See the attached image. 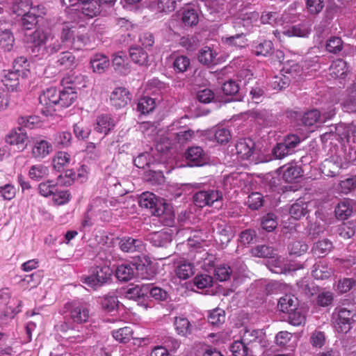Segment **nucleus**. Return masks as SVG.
Masks as SVG:
<instances>
[{
	"label": "nucleus",
	"instance_id": "obj_6",
	"mask_svg": "<svg viewBox=\"0 0 356 356\" xmlns=\"http://www.w3.org/2000/svg\"><path fill=\"white\" fill-rule=\"evenodd\" d=\"M28 138L26 132L22 128L13 129L6 136L5 141L10 145L17 146L19 151H23Z\"/></svg>",
	"mask_w": 356,
	"mask_h": 356
},
{
	"label": "nucleus",
	"instance_id": "obj_35",
	"mask_svg": "<svg viewBox=\"0 0 356 356\" xmlns=\"http://www.w3.org/2000/svg\"><path fill=\"white\" fill-rule=\"evenodd\" d=\"M216 56V51L210 47H205L199 51L198 60L204 65H209L215 63Z\"/></svg>",
	"mask_w": 356,
	"mask_h": 356
},
{
	"label": "nucleus",
	"instance_id": "obj_34",
	"mask_svg": "<svg viewBox=\"0 0 356 356\" xmlns=\"http://www.w3.org/2000/svg\"><path fill=\"white\" fill-rule=\"evenodd\" d=\"M15 43V38L13 33L8 29L0 33V46L6 51L13 49Z\"/></svg>",
	"mask_w": 356,
	"mask_h": 356
},
{
	"label": "nucleus",
	"instance_id": "obj_2",
	"mask_svg": "<svg viewBox=\"0 0 356 356\" xmlns=\"http://www.w3.org/2000/svg\"><path fill=\"white\" fill-rule=\"evenodd\" d=\"M355 313L345 307L336 309L332 314V323L335 330L339 333H347L355 323Z\"/></svg>",
	"mask_w": 356,
	"mask_h": 356
},
{
	"label": "nucleus",
	"instance_id": "obj_53",
	"mask_svg": "<svg viewBox=\"0 0 356 356\" xmlns=\"http://www.w3.org/2000/svg\"><path fill=\"white\" fill-rule=\"evenodd\" d=\"M29 0H15L11 6L12 12L17 16H22L30 9Z\"/></svg>",
	"mask_w": 356,
	"mask_h": 356
},
{
	"label": "nucleus",
	"instance_id": "obj_49",
	"mask_svg": "<svg viewBox=\"0 0 356 356\" xmlns=\"http://www.w3.org/2000/svg\"><path fill=\"white\" fill-rule=\"evenodd\" d=\"M302 122L305 126H313L317 122H322V118L320 112L316 109H313L306 112L302 118Z\"/></svg>",
	"mask_w": 356,
	"mask_h": 356
},
{
	"label": "nucleus",
	"instance_id": "obj_7",
	"mask_svg": "<svg viewBox=\"0 0 356 356\" xmlns=\"http://www.w3.org/2000/svg\"><path fill=\"white\" fill-rule=\"evenodd\" d=\"M119 245L120 250L124 252H140L145 249V245L142 240L129 236L122 237L119 242Z\"/></svg>",
	"mask_w": 356,
	"mask_h": 356
},
{
	"label": "nucleus",
	"instance_id": "obj_22",
	"mask_svg": "<svg viewBox=\"0 0 356 356\" xmlns=\"http://www.w3.org/2000/svg\"><path fill=\"white\" fill-rule=\"evenodd\" d=\"M213 229L220 236V241L222 243L229 241L232 237L231 227L222 220H216L213 223Z\"/></svg>",
	"mask_w": 356,
	"mask_h": 356
},
{
	"label": "nucleus",
	"instance_id": "obj_52",
	"mask_svg": "<svg viewBox=\"0 0 356 356\" xmlns=\"http://www.w3.org/2000/svg\"><path fill=\"white\" fill-rule=\"evenodd\" d=\"M230 351L234 356H246L249 351H250V347H248L243 340L235 341L230 346Z\"/></svg>",
	"mask_w": 356,
	"mask_h": 356
},
{
	"label": "nucleus",
	"instance_id": "obj_36",
	"mask_svg": "<svg viewBox=\"0 0 356 356\" xmlns=\"http://www.w3.org/2000/svg\"><path fill=\"white\" fill-rule=\"evenodd\" d=\"M181 19L186 26L196 25L199 20L197 11L192 8H184L182 12Z\"/></svg>",
	"mask_w": 356,
	"mask_h": 356
},
{
	"label": "nucleus",
	"instance_id": "obj_51",
	"mask_svg": "<svg viewBox=\"0 0 356 356\" xmlns=\"http://www.w3.org/2000/svg\"><path fill=\"white\" fill-rule=\"evenodd\" d=\"M225 321V312L223 309L216 308L209 312L208 315V321L213 325L222 324Z\"/></svg>",
	"mask_w": 356,
	"mask_h": 356
},
{
	"label": "nucleus",
	"instance_id": "obj_57",
	"mask_svg": "<svg viewBox=\"0 0 356 356\" xmlns=\"http://www.w3.org/2000/svg\"><path fill=\"white\" fill-rule=\"evenodd\" d=\"M343 41L339 37H331L326 42V49L333 54H337L342 50Z\"/></svg>",
	"mask_w": 356,
	"mask_h": 356
},
{
	"label": "nucleus",
	"instance_id": "obj_19",
	"mask_svg": "<svg viewBox=\"0 0 356 356\" xmlns=\"http://www.w3.org/2000/svg\"><path fill=\"white\" fill-rule=\"evenodd\" d=\"M76 92L74 88L71 86L64 88L62 90L58 91V106H70L76 99Z\"/></svg>",
	"mask_w": 356,
	"mask_h": 356
},
{
	"label": "nucleus",
	"instance_id": "obj_17",
	"mask_svg": "<svg viewBox=\"0 0 356 356\" xmlns=\"http://www.w3.org/2000/svg\"><path fill=\"white\" fill-rule=\"evenodd\" d=\"M173 325L175 332L179 336L187 337L192 334L193 326L188 319L184 316L175 317Z\"/></svg>",
	"mask_w": 356,
	"mask_h": 356
},
{
	"label": "nucleus",
	"instance_id": "obj_62",
	"mask_svg": "<svg viewBox=\"0 0 356 356\" xmlns=\"http://www.w3.org/2000/svg\"><path fill=\"white\" fill-rule=\"evenodd\" d=\"M76 174L72 170H67L58 176L57 184L65 186H70L75 179Z\"/></svg>",
	"mask_w": 356,
	"mask_h": 356
},
{
	"label": "nucleus",
	"instance_id": "obj_28",
	"mask_svg": "<svg viewBox=\"0 0 356 356\" xmlns=\"http://www.w3.org/2000/svg\"><path fill=\"white\" fill-rule=\"evenodd\" d=\"M135 273V268L133 264H123L118 266L115 270L117 278L123 282L132 279Z\"/></svg>",
	"mask_w": 356,
	"mask_h": 356
},
{
	"label": "nucleus",
	"instance_id": "obj_27",
	"mask_svg": "<svg viewBox=\"0 0 356 356\" xmlns=\"http://www.w3.org/2000/svg\"><path fill=\"white\" fill-rule=\"evenodd\" d=\"M268 266L272 272L277 274L286 273L291 270L287 267L284 258L282 257H275L274 255H272L268 261Z\"/></svg>",
	"mask_w": 356,
	"mask_h": 356
},
{
	"label": "nucleus",
	"instance_id": "obj_44",
	"mask_svg": "<svg viewBox=\"0 0 356 356\" xmlns=\"http://www.w3.org/2000/svg\"><path fill=\"white\" fill-rule=\"evenodd\" d=\"M49 174V168L42 164L34 165L31 167L29 175L32 179L40 180Z\"/></svg>",
	"mask_w": 356,
	"mask_h": 356
},
{
	"label": "nucleus",
	"instance_id": "obj_55",
	"mask_svg": "<svg viewBox=\"0 0 356 356\" xmlns=\"http://www.w3.org/2000/svg\"><path fill=\"white\" fill-rule=\"evenodd\" d=\"M290 81L289 76L285 74H281L273 77L270 84L274 90H282L289 85Z\"/></svg>",
	"mask_w": 356,
	"mask_h": 356
},
{
	"label": "nucleus",
	"instance_id": "obj_13",
	"mask_svg": "<svg viewBox=\"0 0 356 356\" xmlns=\"http://www.w3.org/2000/svg\"><path fill=\"white\" fill-rule=\"evenodd\" d=\"M90 64L93 72L103 74L108 69L110 60L106 56L96 54L91 57Z\"/></svg>",
	"mask_w": 356,
	"mask_h": 356
},
{
	"label": "nucleus",
	"instance_id": "obj_47",
	"mask_svg": "<svg viewBox=\"0 0 356 356\" xmlns=\"http://www.w3.org/2000/svg\"><path fill=\"white\" fill-rule=\"evenodd\" d=\"M190 59L186 56H178L175 57L172 63V67L177 73H184L189 67Z\"/></svg>",
	"mask_w": 356,
	"mask_h": 356
},
{
	"label": "nucleus",
	"instance_id": "obj_38",
	"mask_svg": "<svg viewBox=\"0 0 356 356\" xmlns=\"http://www.w3.org/2000/svg\"><path fill=\"white\" fill-rule=\"evenodd\" d=\"M310 33V28L306 24H298L289 27L284 31V34L289 37H307Z\"/></svg>",
	"mask_w": 356,
	"mask_h": 356
},
{
	"label": "nucleus",
	"instance_id": "obj_31",
	"mask_svg": "<svg viewBox=\"0 0 356 356\" xmlns=\"http://www.w3.org/2000/svg\"><path fill=\"white\" fill-rule=\"evenodd\" d=\"M307 212V204L301 200H297L290 208V215L295 220H299Z\"/></svg>",
	"mask_w": 356,
	"mask_h": 356
},
{
	"label": "nucleus",
	"instance_id": "obj_39",
	"mask_svg": "<svg viewBox=\"0 0 356 356\" xmlns=\"http://www.w3.org/2000/svg\"><path fill=\"white\" fill-rule=\"evenodd\" d=\"M50 39L53 40L51 35L41 29L35 30L30 36L31 42L36 47L44 44Z\"/></svg>",
	"mask_w": 356,
	"mask_h": 356
},
{
	"label": "nucleus",
	"instance_id": "obj_45",
	"mask_svg": "<svg viewBox=\"0 0 356 356\" xmlns=\"http://www.w3.org/2000/svg\"><path fill=\"white\" fill-rule=\"evenodd\" d=\"M353 209L350 202L343 200L340 202L335 209V213L337 218L343 220L350 216L352 213Z\"/></svg>",
	"mask_w": 356,
	"mask_h": 356
},
{
	"label": "nucleus",
	"instance_id": "obj_1",
	"mask_svg": "<svg viewBox=\"0 0 356 356\" xmlns=\"http://www.w3.org/2000/svg\"><path fill=\"white\" fill-rule=\"evenodd\" d=\"M113 273L107 263L96 266L91 270L90 275L83 278V282L92 289H97L110 280Z\"/></svg>",
	"mask_w": 356,
	"mask_h": 356
},
{
	"label": "nucleus",
	"instance_id": "obj_4",
	"mask_svg": "<svg viewBox=\"0 0 356 356\" xmlns=\"http://www.w3.org/2000/svg\"><path fill=\"white\" fill-rule=\"evenodd\" d=\"M241 339L248 347L249 346H251V348L257 346L264 348L266 346L265 334L261 330L244 327L241 330Z\"/></svg>",
	"mask_w": 356,
	"mask_h": 356
},
{
	"label": "nucleus",
	"instance_id": "obj_9",
	"mask_svg": "<svg viewBox=\"0 0 356 356\" xmlns=\"http://www.w3.org/2000/svg\"><path fill=\"white\" fill-rule=\"evenodd\" d=\"M70 316L74 323H83L88 321L90 317V312L86 305L81 303H72Z\"/></svg>",
	"mask_w": 356,
	"mask_h": 356
},
{
	"label": "nucleus",
	"instance_id": "obj_12",
	"mask_svg": "<svg viewBox=\"0 0 356 356\" xmlns=\"http://www.w3.org/2000/svg\"><path fill=\"white\" fill-rule=\"evenodd\" d=\"M148 237L150 243L156 247H165L172 241V235L167 229L150 233Z\"/></svg>",
	"mask_w": 356,
	"mask_h": 356
},
{
	"label": "nucleus",
	"instance_id": "obj_64",
	"mask_svg": "<svg viewBox=\"0 0 356 356\" xmlns=\"http://www.w3.org/2000/svg\"><path fill=\"white\" fill-rule=\"evenodd\" d=\"M179 44L188 51H194L198 46V40L195 36H183L180 38Z\"/></svg>",
	"mask_w": 356,
	"mask_h": 356
},
{
	"label": "nucleus",
	"instance_id": "obj_8",
	"mask_svg": "<svg viewBox=\"0 0 356 356\" xmlns=\"http://www.w3.org/2000/svg\"><path fill=\"white\" fill-rule=\"evenodd\" d=\"M110 100L111 104L117 108L124 107L131 100L130 93L125 88H116L111 92Z\"/></svg>",
	"mask_w": 356,
	"mask_h": 356
},
{
	"label": "nucleus",
	"instance_id": "obj_54",
	"mask_svg": "<svg viewBox=\"0 0 356 356\" xmlns=\"http://www.w3.org/2000/svg\"><path fill=\"white\" fill-rule=\"evenodd\" d=\"M222 40L229 45L238 47H245L247 42L245 36L242 32L232 36L222 38Z\"/></svg>",
	"mask_w": 356,
	"mask_h": 356
},
{
	"label": "nucleus",
	"instance_id": "obj_63",
	"mask_svg": "<svg viewBox=\"0 0 356 356\" xmlns=\"http://www.w3.org/2000/svg\"><path fill=\"white\" fill-rule=\"evenodd\" d=\"M323 8V0H306V8L312 15L318 14Z\"/></svg>",
	"mask_w": 356,
	"mask_h": 356
},
{
	"label": "nucleus",
	"instance_id": "obj_10",
	"mask_svg": "<svg viewBox=\"0 0 356 356\" xmlns=\"http://www.w3.org/2000/svg\"><path fill=\"white\" fill-rule=\"evenodd\" d=\"M53 151L52 145L45 140H36L33 142L31 155L36 159H42Z\"/></svg>",
	"mask_w": 356,
	"mask_h": 356
},
{
	"label": "nucleus",
	"instance_id": "obj_15",
	"mask_svg": "<svg viewBox=\"0 0 356 356\" xmlns=\"http://www.w3.org/2000/svg\"><path fill=\"white\" fill-rule=\"evenodd\" d=\"M186 158L191 166H201L205 162L204 151L198 146L188 148Z\"/></svg>",
	"mask_w": 356,
	"mask_h": 356
},
{
	"label": "nucleus",
	"instance_id": "obj_16",
	"mask_svg": "<svg viewBox=\"0 0 356 356\" xmlns=\"http://www.w3.org/2000/svg\"><path fill=\"white\" fill-rule=\"evenodd\" d=\"M259 19V14L257 12H251L243 14L242 17L235 19L234 22V28L238 29L241 26L249 29L253 26H256Z\"/></svg>",
	"mask_w": 356,
	"mask_h": 356
},
{
	"label": "nucleus",
	"instance_id": "obj_48",
	"mask_svg": "<svg viewBox=\"0 0 356 356\" xmlns=\"http://www.w3.org/2000/svg\"><path fill=\"white\" fill-rule=\"evenodd\" d=\"M156 103L154 99L149 97H142L138 103V111L143 114L150 113L155 108Z\"/></svg>",
	"mask_w": 356,
	"mask_h": 356
},
{
	"label": "nucleus",
	"instance_id": "obj_21",
	"mask_svg": "<svg viewBox=\"0 0 356 356\" xmlns=\"http://www.w3.org/2000/svg\"><path fill=\"white\" fill-rule=\"evenodd\" d=\"M298 300L293 295L286 294L281 297L278 301L277 307L283 313H288L297 309Z\"/></svg>",
	"mask_w": 356,
	"mask_h": 356
},
{
	"label": "nucleus",
	"instance_id": "obj_26",
	"mask_svg": "<svg viewBox=\"0 0 356 356\" xmlns=\"http://www.w3.org/2000/svg\"><path fill=\"white\" fill-rule=\"evenodd\" d=\"M129 56L132 61L141 66L147 65L149 56L147 53L140 47H131L129 49Z\"/></svg>",
	"mask_w": 356,
	"mask_h": 356
},
{
	"label": "nucleus",
	"instance_id": "obj_25",
	"mask_svg": "<svg viewBox=\"0 0 356 356\" xmlns=\"http://www.w3.org/2000/svg\"><path fill=\"white\" fill-rule=\"evenodd\" d=\"M113 65L116 72L127 74L129 72V66L127 63L126 54L123 52H118L113 55L112 60Z\"/></svg>",
	"mask_w": 356,
	"mask_h": 356
},
{
	"label": "nucleus",
	"instance_id": "obj_3",
	"mask_svg": "<svg viewBox=\"0 0 356 356\" xmlns=\"http://www.w3.org/2000/svg\"><path fill=\"white\" fill-rule=\"evenodd\" d=\"M58 102L59 99L56 88H47L39 96L41 113L45 116L52 115L56 110V106H58Z\"/></svg>",
	"mask_w": 356,
	"mask_h": 356
},
{
	"label": "nucleus",
	"instance_id": "obj_24",
	"mask_svg": "<svg viewBox=\"0 0 356 356\" xmlns=\"http://www.w3.org/2000/svg\"><path fill=\"white\" fill-rule=\"evenodd\" d=\"M330 75L334 79H343L348 72L347 63L343 59L334 60L330 67Z\"/></svg>",
	"mask_w": 356,
	"mask_h": 356
},
{
	"label": "nucleus",
	"instance_id": "obj_46",
	"mask_svg": "<svg viewBox=\"0 0 356 356\" xmlns=\"http://www.w3.org/2000/svg\"><path fill=\"white\" fill-rule=\"evenodd\" d=\"M28 66L29 64L26 58L24 56H20L13 61L12 70L18 72L22 77H26L29 72L27 69Z\"/></svg>",
	"mask_w": 356,
	"mask_h": 356
},
{
	"label": "nucleus",
	"instance_id": "obj_61",
	"mask_svg": "<svg viewBox=\"0 0 356 356\" xmlns=\"http://www.w3.org/2000/svg\"><path fill=\"white\" fill-rule=\"evenodd\" d=\"M277 225L276 216L273 213H268L263 217L261 227L267 232H272Z\"/></svg>",
	"mask_w": 356,
	"mask_h": 356
},
{
	"label": "nucleus",
	"instance_id": "obj_43",
	"mask_svg": "<svg viewBox=\"0 0 356 356\" xmlns=\"http://www.w3.org/2000/svg\"><path fill=\"white\" fill-rule=\"evenodd\" d=\"M81 10L83 14L90 18L97 16L101 12L99 3L94 0L84 3Z\"/></svg>",
	"mask_w": 356,
	"mask_h": 356
},
{
	"label": "nucleus",
	"instance_id": "obj_37",
	"mask_svg": "<svg viewBox=\"0 0 356 356\" xmlns=\"http://www.w3.org/2000/svg\"><path fill=\"white\" fill-rule=\"evenodd\" d=\"M332 243L328 239H323L314 244L312 252L319 257L325 255L332 249Z\"/></svg>",
	"mask_w": 356,
	"mask_h": 356
},
{
	"label": "nucleus",
	"instance_id": "obj_41",
	"mask_svg": "<svg viewBox=\"0 0 356 356\" xmlns=\"http://www.w3.org/2000/svg\"><path fill=\"white\" fill-rule=\"evenodd\" d=\"M133 330L131 327L126 326L118 330H115L112 332L113 338L120 342L127 343L132 337Z\"/></svg>",
	"mask_w": 356,
	"mask_h": 356
},
{
	"label": "nucleus",
	"instance_id": "obj_40",
	"mask_svg": "<svg viewBox=\"0 0 356 356\" xmlns=\"http://www.w3.org/2000/svg\"><path fill=\"white\" fill-rule=\"evenodd\" d=\"M273 50V44L270 40H264L253 46L252 51L257 56H267Z\"/></svg>",
	"mask_w": 356,
	"mask_h": 356
},
{
	"label": "nucleus",
	"instance_id": "obj_18",
	"mask_svg": "<svg viewBox=\"0 0 356 356\" xmlns=\"http://www.w3.org/2000/svg\"><path fill=\"white\" fill-rule=\"evenodd\" d=\"M115 126V121L111 115L104 114L97 117L95 129L97 131L106 135Z\"/></svg>",
	"mask_w": 356,
	"mask_h": 356
},
{
	"label": "nucleus",
	"instance_id": "obj_33",
	"mask_svg": "<svg viewBox=\"0 0 356 356\" xmlns=\"http://www.w3.org/2000/svg\"><path fill=\"white\" fill-rule=\"evenodd\" d=\"M193 266L191 263L186 261H181L177 265L175 273L180 279L186 280L193 275Z\"/></svg>",
	"mask_w": 356,
	"mask_h": 356
},
{
	"label": "nucleus",
	"instance_id": "obj_50",
	"mask_svg": "<svg viewBox=\"0 0 356 356\" xmlns=\"http://www.w3.org/2000/svg\"><path fill=\"white\" fill-rule=\"evenodd\" d=\"M157 200L156 195L149 192L141 194L139 199V204L141 207L154 209L156 207Z\"/></svg>",
	"mask_w": 356,
	"mask_h": 356
},
{
	"label": "nucleus",
	"instance_id": "obj_32",
	"mask_svg": "<svg viewBox=\"0 0 356 356\" xmlns=\"http://www.w3.org/2000/svg\"><path fill=\"white\" fill-rule=\"evenodd\" d=\"M76 28L64 25L60 34V40L63 46L67 48H71L72 41L75 37Z\"/></svg>",
	"mask_w": 356,
	"mask_h": 356
},
{
	"label": "nucleus",
	"instance_id": "obj_20",
	"mask_svg": "<svg viewBox=\"0 0 356 356\" xmlns=\"http://www.w3.org/2000/svg\"><path fill=\"white\" fill-rule=\"evenodd\" d=\"M254 142L250 138L240 139L236 144L237 154L242 159H248L253 153Z\"/></svg>",
	"mask_w": 356,
	"mask_h": 356
},
{
	"label": "nucleus",
	"instance_id": "obj_60",
	"mask_svg": "<svg viewBox=\"0 0 356 356\" xmlns=\"http://www.w3.org/2000/svg\"><path fill=\"white\" fill-rule=\"evenodd\" d=\"M308 245L302 241H295L289 245L290 254L301 255L307 252Z\"/></svg>",
	"mask_w": 356,
	"mask_h": 356
},
{
	"label": "nucleus",
	"instance_id": "obj_59",
	"mask_svg": "<svg viewBox=\"0 0 356 356\" xmlns=\"http://www.w3.org/2000/svg\"><path fill=\"white\" fill-rule=\"evenodd\" d=\"M193 283L198 289L209 288L212 286L213 277L209 275H198L194 278Z\"/></svg>",
	"mask_w": 356,
	"mask_h": 356
},
{
	"label": "nucleus",
	"instance_id": "obj_42",
	"mask_svg": "<svg viewBox=\"0 0 356 356\" xmlns=\"http://www.w3.org/2000/svg\"><path fill=\"white\" fill-rule=\"evenodd\" d=\"M102 307L106 311L111 312L115 310L118 305L117 296L113 293H109L104 296L100 300Z\"/></svg>",
	"mask_w": 356,
	"mask_h": 356
},
{
	"label": "nucleus",
	"instance_id": "obj_11",
	"mask_svg": "<svg viewBox=\"0 0 356 356\" xmlns=\"http://www.w3.org/2000/svg\"><path fill=\"white\" fill-rule=\"evenodd\" d=\"M334 273L333 268L325 261H320L313 266L312 274L316 280H326Z\"/></svg>",
	"mask_w": 356,
	"mask_h": 356
},
{
	"label": "nucleus",
	"instance_id": "obj_23",
	"mask_svg": "<svg viewBox=\"0 0 356 356\" xmlns=\"http://www.w3.org/2000/svg\"><path fill=\"white\" fill-rule=\"evenodd\" d=\"M282 172V178L286 182L296 181L302 176V169L296 165H286L280 168Z\"/></svg>",
	"mask_w": 356,
	"mask_h": 356
},
{
	"label": "nucleus",
	"instance_id": "obj_56",
	"mask_svg": "<svg viewBox=\"0 0 356 356\" xmlns=\"http://www.w3.org/2000/svg\"><path fill=\"white\" fill-rule=\"evenodd\" d=\"M252 254L254 257H268L269 259L272 257V255L275 254L273 249L265 245H257V247L252 248Z\"/></svg>",
	"mask_w": 356,
	"mask_h": 356
},
{
	"label": "nucleus",
	"instance_id": "obj_29",
	"mask_svg": "<svg viewBox=\"0 0 356 356\" xmlns=\"http://www.w3.org/2000/svg\"><path fill=\"white\" fill-rule=\"evenodd\" d=\"M71 161L70 155L65 152H58L52 159V166L57 171L62 170Z\"/></svg>",
	"mask_w": 356,
	"mask_h": 356
},
{
	"label": "nucleus",
	"instance_id": "obj_58",
	"mask_svg": "<svg viewBox=\"0 0 356 356\" xmlns=\"http://www.w3.org/2000/svg\"><path fill=\"white\" fill-rule=\"evenodd\" d=\"M289 322L294 326H300L305 323V316L300 309L297 307L295 311L288 312Z\"/></svg>",
	"mask_w": 356,
	"mask_h": 356
},
{
	"label": "nucleus",
	"instance_id": "obj_5",
	"mask_svg": "<svg viewBox=\"0 0 356 356\" xmlns=\"http://www.w3.org/2000/svg\"><path fill=\"white\" fill-rule=\"evenodd\" d=\"M222 192L217 189L200 191L193 195L194 204L199 207L211 206L213 203L221 201Z\"/></svg>",
	"mask_w": 356,
	"mask_h": 356
},
{
	"label": "nucleus",
	"instance_id": "obj_30",
	"mask_svg": "<svg viewBox=\"0 0 356 356\" xmlns=\"http://www.w3.org/2000/svg\"><path fill=\"white\" fill-rule=\"evenodd\" d=\"M56 63L64 70L73 68L76 65L75 56L71 52L63 51L58 56Z\"/></svg>",
	"mask_w": 356,
	"mask_h": 356
},
{
	"label": "nucleus",
	"instance_id": "obj_14",
	"mask_svg": "<svg viewBox=\"0 0 356 356\" xmlns=\"http://www.w3.org/2000/svg\"><path fill=\"white\" fill-rule=\"evenodd\" d=\"M18 72L13 70H3L1 75V81L8 90H16L19 85V77Z\"/></svg>",
	"mask_w": 356,
	"mask_h": 356
}]
</instances>
